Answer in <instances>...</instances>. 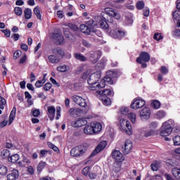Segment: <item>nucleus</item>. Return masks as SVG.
<instances>
[{
    "instance_id": "a18cd8bd",
    "label": "nucleus",
    "mask_w": 180,
    "mask_h": 180,
    "mask_svg": "<svg viewBox=\"0 0 180 180\" xmlns=\"http://www.w3.org/2000/svg\"><path fill=\"white\" fill-rule=\"evenodd\" d=\"M14 12L15 15H17L18 16H21L22 13H23V11H22V8L20 7H15L14 8Z\"/></svg>"
},
{
    "instance_id": "6e6d98bb",
    "label": "nucleus",
    "mask_w": 180,
    "mask_h": 180,
    "mask_svg": "<svg viewBox=\"0 0 180 180\" xmlns=\"http://www.w3.org/2000/svg\"><path fill=\"white\" fill-rule=\"evenodd\" d=\"M158 119H162V117H165V112L164 111H158L156 114Z\"/></svg>"
},
{
    "instance_id": "6ab92c4d",
    "label": "nucleus",
    "mask_w": 180,
    "mask_h": 180,
    "mask_svg": "<svg viewBox=\"0 0 180 180\" xmlns=\"http://www.w3.org/2000/svg\"><path fill=\"white\" fill-rule=\"evenodd\" d=\"M88 122L83 119H79L76 121L72 122V127H82V126H85Z\"/></svg>"
},
{
    "instance_id": "680f3d73",
    "label": "nucleus",
    "mask_w": 180,
    "mask_h": 180,
    "mask_svg": "<svg viewBox=\"0 0 180 180\" xmlns=\"http://www.w3.org/2000/svg\"><path fill=\"white\" fill-rule=\"evenodd\" d=\"M11 39H14V41H18L20 39V35L19 34H13L11 35Z\"/></svg>"
},
{
    "instance_id": "c9c22d12",
    "label": "nucleus",
    "mask_w": 180,
    "mask_h": 180,
    "mask_svg": "<svg viewBox=\"0 0 180 180\" xmlns=\"http://www.w3.org/2000/svg\"><path fill=\"white\" fill-rule=\"evenodd\" d=\"M8 161H11V162L15 163L19 161V155L18 154H15L13 155L8 158Z\"/></svg>"
},
{
    "instance_id": "473e14b6",
    "label": "nucleus",
    "mask_w": 180,
    "mask_h": 180,
    "mask_svg": "<svg viewBox=\"0 0 180 180\" xmlns=\"http://www.w3.org/2000/svg\"><path fill=\"white\" fill-rule=\"evenodd\" d=\"M24 15H25V19H30V18H32V9L30 8H25V10L24 11Z\"/></svg>"
},
{
    "instance_id": "9b49d317",
    "label": "nucleus",
    "mask_w": 180,
    "mask_h": 180,
    "mask_svg": "<svg viewBox=\"0 0 180 180\" xmlns=\"http://www.w3.org/2000/svg\"><path fill=\"white\" fill-rule=\"evenodd\" d=\"M51 39L54 41L55 44L61 45L65 43L64 40V37L58 33H52L51 34Z\"/></svg>"
},
{
    "instance_id": "864d4df0",
    "label": "nucleus",
    "mask_w": 180,
    "mask_h": 180,
    "mask_svg": "<svg viewBox=\"0 0 180 180\" xmlns=\"http://www.w3.org/2000/svg\"><path fill=\"white\" fill-rule=\"evenodd\" d=\"M174 146H180V136H176L173 139Z\"/></svg>"
},
{
    "instance_id": "3c124183",
    "label": "nucleus",
    "mask_w": 180,
    "mask_h": 180,
    "mask_svg": "<svg viewBox=\"0 0 180 180\" xmlns=\"http://www.w3.org/2000/svg\"><path fill=\"white\" fill-rule=\"evenodd\" d=\"M82 98V97H81L79 96L74 95L72 96V102H74L75 103H76L77 105L78 102H79V100Z\"/></svg>"
},
{
    "instance_id": "a211bd4d",
    "label": "nucleus",
    "mask_w": 180,
    "mask_h": 180,
    "mask_svg": "<svg viewBox=\"0 0 180 180\" xmlns=\"http://www.w3.org/2000/svg\"><path fill=\"white\" fill-rule=\"evenodd\" d=\"M151 115V112L150 111V108H145L140 112V116L141 119H150V115Z\"/></svg>"
},
{
    "instance_id": "58836bf2",
    "label": "nucleus",
    "mask_w": 180,
    "mask_h": 180,
    "mask_svg": "<svg viewBox=\"0 0 180 180\" xmlns=\"http://www.w3.org/2000/svg\"><path fill=\"white\" fill-rule=\"evenodd\" d=\"M128 117L131 123H136V113L130 112L128 114Z\"/></svg>"
},
{
    "instance_id": "2eb2a0df",
    "label": "nucleus",
    "mask_w": 180,
    "mask_h": 180,
    "mask_svg": "<svg viewBox=\"0 0 180 180\" xmlns=\"http://www.w3.org/2000/svg\"><path fill=\"white\" fill-rule=\"evenodd\" d=\"M77 105L79 106H81V108H84V110H81V113H82L83 115L86 114L88 112V110H89V107L86 104V101H85V99L82 97L79 99Z\"/></svg>"
},
{
    "instance_id": "4468645a",
    "label": "nucleus",
    "mask_w": 180,
    "mask_h": 180,
    "mask_svg": "<svg viewBox=\"0 0 180 180\" xmlns=\"http://www.w3.org/2000/svg\"><path fill=\"white\" fill-rule=\"evenodd\" d=\"M106 146H108V143L106 142V141H101L97 146L95 150L92 152V153L91 154V157H94V155H96V154H98V153H101V151H102V150H103L105 147H106Z\"/></svg>"
},
{
    "instance_id": "1a4fd4ad",
    "label": "nucleus",
    "mask_w": 180,
    "mask_h": 180,
    "mask_svg": "<svg viewBox=\"0 0 180 180\" xmlns=\"http://www.w3.org/2000/svg\"><path fill=\"white\" fill-rule=\"evenodd\" d=\"M85 24H82L79 27V29L82 33H84V34H91V32L92 30V27H94L95 22L94 20H89Z\"/></svg>"
},
{
    "instance_id": "0e129e2a",
    "label": "nucleus",
    "mask_w": 180,
    "mask_h": 180,
    "mask_svg": "<svg viewBox=\"0 0 180 180\" xmlns=\"http://www.w3.org/2000/svg\"><path fill=\"white\" fill-rule=\"evenodd\" d=\"M101 81H103L105 85V82H109L110 84H112V77L109 76H106L104 77V79Z\"/></svg>"
},
{
    "instance_id": "09e8293b",
    "label": "nucleus",
    "mask_w": 180,
    "mask_h": 180,
    "mask_svg": "<svg viewBox=\"0 0 180 180\" xmlns=\"http://www.w3.org/2000/svg\"><path fill=\"white\" fill-rule=\"evenodd\" d=\"M105 12L109 16H112V15H115V11H113V8H105Z\"/></svg>"
},
{
    "instance_id": "a19ab883",
    "label": "nucleus",
    "mask_w": 180,
    "mask_h": 180,
    "mask_svg": "<svg viewBox=\"0 0 180 180\" xmlns=\"http://www.w3.org/2000/svg\"><path fill=\"white\" fill-rule=\"evenodd\" d=\"M151 106L153 107L154 109H160V106H161V103L158 101H153L151 103Z\"/></svg>"
},
{
    "instance_id": "5701e85b",
    "label": "nucleus",
    "mask_w": 180,
    "mask_h": 180,
    "mask_svg": "<svg viewBox=\"0 0 180 180\" xmlns=\"http://www.w3.org/2000/svg\"><path fill=\"white\" fill-rule=\"evenodd\" d=\"M63 34H65V37L68 39L70 41H75V37L70 33L68 29L63 28Z\"/></svg>"
},
{
    "instance_id": "4c0bfd02",
    "label": "nucleus",
    "mask_w": 180,
    "mask_h": 180,
    "mask_svg": "<svg viewBox=\"0 0 180 180\" xmlns=\"http://www.w3.org/2000/svg\"><path fill=\"white\" fill-rule=\"evenodd\" d=\"M120 112L122 115H124V116H127V115H129V108L127 107H122L120 109Z\"/></svg>"
},
{
    "instance_id": "2f4dec72",
    "label": "nucleus",
    "mask_w": 180,
    "mask_h": 180,
    "mask_svg": "<svg viewBox=\"0 0 180 180\" xmlns=\"http://www.w3.org/2000/svg\"><path fill=\"white\" fill-rule=\"evenodd\" d=\"M27 164H30V160H29V159H27V158H23L22 160L18 162L20 167H25L26 165H27Z\"/></svg>"
},
{
    "instance_id": "f704fd0d",
    "label": "nucleus",
    "mask_w": 180,
    "mask_h": 180,
    "mask_svg": "<svg viewBox=\"0 0 180 180\" xmlns=\"http://www.w3.org/2000/svg\"><path fill=\"white\" fill-rule=\"evenodd\" d=\"M9 155H11V153H9V150H8V149H4L1 152V157L3 158H8V157H9Z\"/></svg>"
},
{
    "instance_id": "c03bdc74",
    "label": "nucleus",
    "mask_w": 180,
    "mask_h": 180,
    "mask_svg": "<svg viewBox=\"0 0 180 180\" xmlns=\"http://www.w3.org/2000/svg\"><path fill=\"white\" fill-rule=\"evenodd\" d=\"M90 169L91 168L89 166L85 167L82 171V175H84V176H88Z\"/></svg>"
},
{
    "instance_id": "e433bc0d",
    "label": "nucleus",
    "mask_w": 180,
    "mask_h": 180,
    "mask_svg": "<svg viewBox=\"0 0 180 180\" xmlns=\"http://www.w3.org/2000/svg\"><path fill=\"white\" fill-rule=\"evenodd\" d=\"M34 13L37 16V19L41 20V13H40V9H39L37 7H35L34 8Z\"/></svg>"
},
{
    "instance_id": "a878e982",
    "label": "nucleus",
    "mask_w": 180,
    "mask_h": 180,
    "mask_svg": "<svg viewBox=\"0 0 180 180\" xmlns=\"http://www.w3.org/2000/svg\"><path fill=\"white\" fill-rule=\"evenodd\" d=\"M100 99H101L103 104L105 105V106H110L112 104V101H110V98H109L108 96H99Z\"/></svg>"
},
{
    "instance_id": "412c9836",
    "label": "nucleus",
    "mask_w": 180,
    "mask_h": 180,
    "mask_svg": "<svg viewBox=\"0 0 180 180\" xmlns=\"http://www.w3.org/2000/svg\"><path fill=\"white\" fill-rule=\"evenodd\" d=\"M174 23H176L177 27H180V10H176L172 13Z\"/></svg>"
},
{
    "instance_id": "f03ea898",
    "label": "nucleus",
    "mask_w": 180,
    "mask_h": 180,
    "mask_svg": "<svg viewBox=\"0 0 180 180\" xmlns=\"http://www.w3.org/2000/svg\"><path fill=\"white\" fill-rule=\"evenodd\" d=\"M109 34L113 39H122L126 36V31L117 27V24L115 23L113 26L110 25Z\"/></svg>"
},
{
    "instance_id": "5fc2aeb1",
    "label": "nucleus",
    "mask_w": 180,
    "mask_h": 180,
    "mask_svg": "<svg viewBox=\"0 0 180 180\" xmlns=\"http://www.w3.org/2000/svg\"><path fill=\"white\" fill-rule=\"evenodd\" d=\"M136 8L137 9L141 10L144 8V1H139L136 3Z\"/></svg>"
},
{
    "instance_id": "4d7b16f0",
    "label": "nucleus",
    "mask_w": 180,
    "mask_h": 180,
    "mask_svg": "<svg viewBox=\"0 0 180 180\" xmlns=\"http://www.w3.org/2000/svg\"><path fill=\"white\" fill-rule=\"evenodd\" d=\"M20 56H22V51H15L13 53L14 60H18V58H19V57H20Z\"/></svg>"
},
{
    "instance_id": "f3484780",
    "label": "nucleus",
    "mask_w": 180,
    "mask_h": 180,
    "mask_svg": "<svg viewBox=\"0 0 180 180\" xmlns=\"http://www.w3.org/2000/svg\"><path fill=\"white\" fill-rule=\"evenodd\" d=\"M113 91L110 89H105L103 91L96 90L95 95L96 96H113Z\"/></svg>"
},
{
    "instance_id": "49530a36",
    "label": "nucleus",
    "mask_w": 180,
    "mask_h": 180,
    "mask_svg": "<svg viewBox=\"0 0 180 180\" xmlns=\"http://www.w3.org/2000/svg\"><path fill=\"white\" fill-rule=\"evenodd\" d=\"M158 127V124L156 122H152L149 124V129L150 130H155Z\"/></svg>"
},
{
    "instance_id": "393cba45",
    "label": "nucleus",
    "mask_w": 180,
    "mask_h": 180,
    "mask_svg": "<svg viewBox=\"0 0 180 180\" xmlns=\"http://www.w3.org/2000/svg\"><path fill=\"white\" fill-rule=\"evenodd\" d=\"M172 173L176 180H180V168L175 167L172 169Z\"/></svg>"
},
{
    "instance_id": "bb28decb",
    "label": "nucleus",
    "mask_w": 180,
    "mask_h": 180,
    "mask_svg": "<svg viewBox=\"0 0 180 180\" xmlns=\"http://www.w3.org/2000/svg\"><path fill=\"white\" fill-rule=\"evenodd\" d=\"M48 113L49 117L54 119V115H56V108L53 105L48 107Z\"/></svg>"
},
{
    "instance_id": "0eeeda50",
    "label": "nucleus",
    "mask_w": 180,
    "mask_h": 180,
    "mask_svg": "<svg viewBox=\"0 0 180 180\" xmlns=\"http://www.w3.org/2000/svg\"><path fill=\"white\" fill-rule=\"evenodd\" d=\"M86 153V148L80 146H76L71 149L70 150V155L72 157H82L84 154Z\"/></svg>"
},
{
    "instance_id": "cd10ccee",
    "label": "nucleus",
    "mask_w": 180,
    "mask_h": 180,
    "mask_svg": "<svg viewBox=\"0 0 180 180\" xmlns=\"http://www.w3.org/2000/svg\"><path fill=\"white\" fill-rule=\"evenodd\" d=\"M57 70L59 72H67V71H70V66L63 65L57 67Z\"/></svg>"
},
{
    "instance_id": "c756f323",
    "label": "nucleus",
    "mask_w": 180,
    "mask_h": 180,
    "mask_svg": "<svg viewBox=\"0 0 180 180\" xmlns=\"http://www.w3.org/2000/svg\"><path fill=\"white\" fill-rule=\"evenodd\" d=\"M125 24L127 26H131L133 25V16L131 15H126Z\"/></svg>"
},
{
    "instance_id": "20e7f679",
    "label": "nucleus",
    "mask_w": 180,
    "mask_h": 180,
    "mask_svg": "<svg viewBox=\"0 0 180 180\" xmlns=\"http://www.w3.org/2000/svg\"><path fill=\"white\" fill-rule=\"evenodd\" d=\"M111 155L115 160V162L114 163V167H115V169H114L115 171H120V164L119 162H123L124 161V156H123V154L120 152V150H115L112 152Z\"/></svg>"
},
{
    "instance_id": "7c9ffc66",
    "label": "nucleus",
    "mask_w": 180,
    "mask_h": 180,
    "mask_svg": "<svg viewBox=\"0 0 180 180\" xmlns=\"http://www.w3.org/2000/svg\"><path fill=\"white\" fill-rule=\"evenodd\" d=\"M74 57L75 58H76V60H78L79 61H86V57L81 53H75Z\"/></svg>"
},
{
    "instance_id": "052dcab7",
    "label": "nucleus",
    "mask_w": 180,
    "mask_h": 180,
    "mask_svg": "<svg viewBox=\"0 0 180 180\" xmlns=\"http://www.w3.org/2000/svg\"><path fill=\"white\" fill-rule=\"evenodd\" d=\"M169 164H170L172 167H177V165H179V163L176 160H169Z\"/></svg>"
},
{
    "instance_id": "9d476101",
    "label": "nucleus",
    "mask_w": 180,
    "mask_h": 180,
    "mask_svg": "<svg viewBox=\"0 0 180 180\" xmlns=\"http://www.w3.org/2000/svg\"><path fill=\"white\" fill-rule=\"evenodd\" d=\"M95 25H99L100 27H101V29H108V32L109 30L110 29V25L111 26H114L115 23L113 22H110V24H108V22H106V19H105V18H103L101 16H98L97 17V23H95Z\"/></svg>"
},
{
    "instance_id": "7ed1b4c3",
    "label": "nucleus",
    "mask_w": 180,
    "mask_h": 180,
    "mask_svg": "<svg viewBox=\"0 0 180 180\" xmlns=\"http://www.w3.org/2000/svg\"><path fill=\"white\" fill-rule=\"evenodd\" d=\"M174 127V120H169L165 122L160 129V136L162 137H167L172 133V129Z\"/></svg>"
},
{
    "instance_id": "f8f14e48",
    "label": "nucleus",
    "mask_w": 180,
    "mask_h": 180,
    "mask_svg": "<svg viewBox=\"0 0 180 180\" xmlns=\"http://www.w3.org/2000/svg\"><path fill=\"white\" fill-rule=\"evenodd\" d=\"M133 150V143L129 139L125 141L124 146H122V151L124 154H130Z\"/></svg>"
},
{
    "instance_id": "de8ad7c7",
    "label": "nucleus",
    "mask_w": 180,
    "mask_h": 180,
    "mask_svg": "<svg viewBox=\"0 0 180 180\" xmlns=\"http://www.w3.org/2000/svg\"><path fill=\"white\" fill-rule=\"evenodd\" d=\"M154 40H157V41H160V40H162L163 37L161 34L158 32H155L153 36Z\"/></svg>"
},
{
    "instance_id": "69168bd1",
    "label": "nucleus",
    "mask_w": 180,
    "mask_h": 180,
    "mask_svg": "<svg viewBox=\"0 0 180 180\" xmlns=\"http://www.w3.org/2000/svg\"><path fill=\"white\" fill-rule=\"evenodd\" d=\"M1 32L4 33L6 37H11V30H2Z\"/></svg>"
},
{
    "instance_id": "ea45409f",
    "label": "nucleus",
    "mask_w": 180,
    "mask_h": 180,
    "mask_svg": "<svg viewBox=\"0 0 180 180\" xmlns=\"http://www.w3.org/2000/svg\"><path fill=\"white\" fill-rule=\"evenodd\" d=\"M150 168H151L152 171H158V169L160 168V163H158V162L152 163L150 165Z\"/></svg>"
},
{
    "instance_id": "39448f33",
    "label": "nucleus",
    "mask_w": 180,
    "mask_h": 180,
    "mask_svg": "<svg viewBox=\"0 0 180 180\" xmlns=\"http://www.w3.org/2000/svg\"><path fill=\"white\" fill-rule=\"evenodd\" d=\"M52 52L53 53V54L48 56V58L51 64H57L60 63V58L56 54H59V56H61V57H64L65 54L64 53V51H63V49H61L60 48L53 49L52 50Z\"/></svg>"
},
{
    "instance_id": "13d9d810",
    "label": "nucleus",
    "mask_w": 180,
    "mask_h": 180,
    "mask_svg": "<svg viewBox=\"0 0 180 180\" xmlns=\"http://www.w3.org/2000/svg\"><path fill=\"white\" fill-rule=\"evenodd\" d=\"M44 167H46V162H40L37 167L38 171H39V172L41 171L43 169V168H44Z\"/></svg>"
},
{
    "instance_id": "b1692460",
    "label": "nucleus",
    "mask_w": 180,
    "mask_h": 180,
    "mask_svg": "<svg viewBox=\"0 0 180 180\" xmlns=\"http://www.w3.org/2000/svg\"><path fill=\"white\" fill-rule=\"evenodd\" d=\"M84 134H88L89 136H92V134H94L91 124H90L89 125H86L84 127Z\"/></svg>"
},
{
    "instance_id": "aec40b11",
    "label": "nucleus",
    "mask_w": 180,
    "mask_h": 180,
    "mask_svg": "<svg viewBox=\"0 0 180 180\" xmlns=\"http://www.w3.org/2000/svg\"><path fill=\"white\" fill-rule=\"evenodd\" d=\"M91 124L93 129V133L94 134H96V133H99V131L102 130V124L94 122H91Z\"/></svg>"
},
{
    "instance_id": "4be33fe9",
    "label": "nucleus",
    "mask_w": 180,
    "mask_h": 180,
    "mask_svg": "<svg viewBox=\"0 0 180 180\" xmlns=\"http://www.w3.org/2000/svg\"><path fill=\"white\" fill-rule=\"evenodd\" d=\"M19 178V172L17 169H13L10 174L7 175V180H16Z\"/></svg>"
},
{
    "instance_id": "338daca9",
    "label": "nucleus",
    "mask_w": 180,
    "mask_h": 180,
    "mask_svg": "<svg viewBox=\"0 0 180 180\" xmlns=\"http://www.w3.org/2000/svg\"><path fill=\"white\" fill-rule=\"evenodd\" d=\"M160 71L162 74H165V75L168 74V68H167V67L165 66H162L160 68Z\"/></svg>"
},
{
    "instance_id": "37998d69",
    "label": "nucleus",
    "mask_w": 180,
    "mask_h": 180,
    "mask_svg": "<svg viewBox=\"0 0 180 180\" xmlns=\"http://www.w3.org/2000/svg\"><path fill=\"white\" fill-rule=\"evenodd\" d=\"M5 105H6V100L0 96V109H4Z\"/></svg>"
},
{
    "instance_id": "6e6552de",
    "label": "nucleus",
    "mask_w": 180,
    "mask_h": 180,
    "mask_svg": "<svg viewBox=\"0 0 180 180\" xmlns=\"http://www.w3.org/2000/svg\"><path fill=\"white\" fill-rule=\"evenodd\" d=\"M87 60H89L91 63H93L95 64L96 63H98V60L101 58L102 56V52L101 51H89L86 54Z\"/></svg>"
},
{
    "instance_id": "e2e57ef3",
    "label": "nucleus",
    "mask_w": 180,
    "mask_h": 180,
    "mask_svg": "<svg viewBox=\"0 0 180 180\" xmlns=\"http://www.w3.org/2000/svg\"><path fill=\"white\" fill-rule=\"evenodd\" d=\"M68 26V27H70V29L74 30L75 32H77V30H78V27L76 25L69 24Z\"/></svg>"
},
{
    "instance_id": "c85d7f7f",
    "label": "nucleus",
    "mask_w": 180,
    "mask_h": 180,
    "mask_svg": "<svg viewBox=\"0 0 180 180\" xmlns=\"http://www.w3.org/2000/svg\"><path fill=\"white\" fill-rule=\"evenodd\" d=\"M15 116H16V108L14 107L13 108V110H11V113H10V121L8 124H12V122H13L14 119H15Z\"/></svg>"
},
{
    "instance_id": "dca6fc26",
    "label": "nucleus",
    "mask_w": 180,
    "mask_h": 180,
    "mask_svg": "<svg viewBox=\"0 0 180 180\" xmlns=\"http://www.w3.org/2000/svg\"><path fill=\"white\" fill-rule=\"evenodd\" d=\"M146 105V101L141 99L135 100L131 104V109H140V108H143Z\"/></svg>"
},
{
    "instance_id": "79ce46f5",
    "label": "nucleus",
    "mask_w": 180,
    "mask_h": 180,
    "mask_svg": "<svg viewBox=\"0 0 180 180\" xmlns=\"http://www.w3.org/2000/svg\"><path fill=\"white\" fill-rule=\"evenodd\" d=\"M46 79H42V80H38L35 83V86L36 88H40L43 86V84L46 82Z\"/></svg>"
},
{
    "instance_id": "8fccbe9b",
    "label": "nucleus",
    "mask_w": 180,
    "mask_h": 180,
    "mask_svg": "<svg viewBox=\"0 0 180 180\" xmlns=\"http://www.w3.org/2000/svg\"><path fill=\"white\" fill-rule=\"evenodd\" d=\"M47 145H48V147L53 150V151H56V152L58 151V148L56 146V145L53 144V143L48 142Z\"/></svg>"
},
{
    "instance_id": "423d86ee",
    "label": "nucleus",
    "mask_w": 180,
    "mask_h": 180,
    "mask_svg": "<svg viewBox=\"0 0 180 180\" xmlns=\"http://www.w3.org/2000/svg\"><path fill=\"white\" fill-rule=\"evenodd\" d=\"M120 125L123 130V131H125L127 134L129 136L132 134L133 130L131 129V125L130 124V122L127 120V119L121 118L120 120Z\"/></svg>"
},
{
    "instance_id": "774afa93",
    "label": "nucleus",
    "mask_w": 180,
    "mask_h": 180,
    "mask_svg": "<svg viewBox=\"0 0 180 180\" xmlns=\"http://www.w3.org/2000/svg\"><path fill=\"white\" fill-rule=\"evenodd\" d=\"M173 35L176 37H180V30H176L173 32Z\"/></svg>"
},
{
    "instance_id": "ddd939ff",
    "label": "nucleus",
    "mask_w": 180,
    "mask_h": 180,
    "mask_svg": "<svg viewBox=\"0 0 180 180\" xmlns=\"http://www.w3.org/2000/svg\"><path fill=\"white\" fill-rule=\"evenodd\" d=\"M143 63H148L150 61V54L147 52H141L140 56L136 58V63L142 64Z\"/></svg>"
},
{
    "instance_id": "603ef678",
    "label": "nucleus",
    "mask_w": 180,
    "mask_h": 180,
    "mask_svg": "<svg viewBox=\"0 0 180 180\" xmlns=\"http://www.w3.org/2000/svg\"><path fill=\"white\" fill-rule=\"evenodd\" d=\"M155 134V130L150 129L145 133V137H151V136H154Z\"/></svg>"
},
{
    "instance_id": "72a5a7b5",
    "label": "nucleus",
    "mask_w": 180,
    "mask_h": 180,
    "mask_svg": "<svg viewBox=\"0 0 180 180\" xmlns=\"http://www.w3.org/2000/svg\"><path fill=\"white\" fill-rule=\"evenodd\" d=\"M8 174V167L4 165H0V175H6Z\"/></svg>"
},
{
    "instance_id": "bf43d9fd",
    "label": "nucleus",
    "mask_w": 180,
    "mask_h": 180,
    "mask_svg": "<svg viewBox=\"0 0 180 180\" xmlns=\"http://www.w3.org/2000/svg\"><path fill=\"white\" fill-rule=\"evenodd\" d=\"M51 86H52L51 83L48 82V83L45 84V85L44 86V91H50V89H51Z\"/></svg>"
},
{
    "instance_id": "f257e3e1",
    "label": "nucleus",
    "mask_w": 180,
    "mask_h": 180,
    "mask_svg": "<svg viewBox=\"0 0 180 180\" xmlns=\"http://www.w3.org/2000/svg\"><path fill=\"white\" fill-rule=\"evenodd\" d=\"M99 79H101V72L92 73L89 76L87 79V84L89 85V89L90 91H98L105 88V82L103 81H101L100 84H98Z\"/></svg>"
}]
</instances>
